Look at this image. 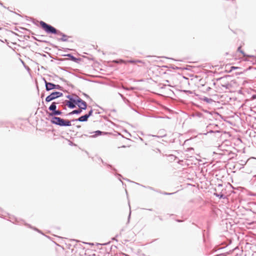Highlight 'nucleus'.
Segmentation results:
<instances>
[{"instance_id":"16","label":"nucleus","mask_w":256,"mask_h":256,"mask_svg":"<svg viewBox=\"0 0 256 256\" xmlns=\"http://www.w3.org/2000/svg\"><path fill=\"white\" fill-rule=\"evenodd\" d=\"M96 132L98 133V134H100L102 133V132L99 130L96 131Z\"/></svg>"},{"instance_id":"9","label":"nucleus","mask_w":256,"mask_h":256,"mask_svg":"<svg viewBox=\"0 0 256 256\" xmlns=\"http://www.w3.org/2000/svg\"><path fill=\"white\" fill-rule=\"evenodd\" d=\"M128 62L134 64H137L138 63L144 64V62L140 60H128Z\"/></svg>"},{"instance_id":"8","label":"nucleus","mask_w":256,"mask_h":256,"mask_svg":"<svg viewBox=\"0 0 256 256\" xmlns=\"http://www.w3.org/2000/svg\"><path fill=\"white\" fill-rule=\"evenodd\" d=\"M56 103L54 102L52 103V104L49 107V110H50L54 112V110H56Z\"/></svg>"},{"instance_id":"19","label":"nucleus","mask_w":256,"mask_h":256,"mask_svg":"<svg viewBox=\"0 0 256 256\" xmlns=\"http://www.w3.org/2000/svg\"><path fill=\"white\" fill-rule=\"evenodd\" d=\"M166 81L167 82H169V80H166Z\"/></svg>"},{"instance_id":"18","label":"nucleus","mask_w":256,"mask_h":256,"mask_svg":"<svg viewBox=\"0 0 256 256\" xmlns=\"http://www.w3.org/2000/svg\"><path fill=\"white\" fill-rule=\"evenodd\" d=\"M164 74H169V73H168V72H164Z\"/></svg>"},{"instance_id":"6","label":"nucleus","mask_w":256,"mask_h":256,"mask_svg":"<svg viewBox=\"0 0 256 256\" xmlns=\"http://www.w3.org/2000/svg\"><path fill=\"white\" fill-rule=\"evenodd\" d=\"M78 106L80 109L82 110H86L87 107L86 103L83 100L79 101V103H78Z\"/></svg>"},{"instance_id":"11","label":"nucleus","mask_w":256,"mask_h":256,"mask_svg":"<svg viewBox=\"0 0 256 256\" xmlns=\"http://www.w3.org/2000/svg\"><path fill=\"white\" fill-rule=\"evenodd\" d=\"M82 111V109H80H80L78 110H73L72 112H71L70 114H80Z\"/></svg>"},{"instance_id":"13","label":"nucleus","mask_w":256,"mask_h":256,"mask_svg":"<svg viewBox=\"0 0 256 256\" xmlns=\"http://www.w3.org/2000/svg\"><path fill=\"white\" fill-rule=\"evenodd\" d=\"M239 68L236 66H232L230 68V70L228 71L229 72H231L234 70L238 69Z\"/></svg>"},{"instance_id":"17","label":"nucleus","mask_w":256,"mask_h":256,"mask_svg":"<svg viewBox=\"0 0 256 256\" xmlns=\"http://www.w3.org/2000/svg\"><path fill=\"white\" fill-rule=\"evenodd\" d=\"M240 47H239L238 48V50L240 51Z\"/></svg>"},{"instance_id":"14","label":"nucleus","mask_w":256,"mask_h":256,"mask_svg":"<svg viewBox=\"0 0 256 256\" xmlns=\"http://www.w3.org/2000/svg\"><path fill=\"white\" fill-rule=\"evenodd\" d=\"M66 38V36H65V35H63V38H62V40H63L66 41V40H67V39Z\"/></svg>"},{"instance_id":"1","label":"nucleus","mask_w":256,"mask_h":256,"mask_svg":"<svg viewBox=\"0 0 256 256\" xmlns=\"http://www.w3.org/2000/svg\"><path fill=\"white\" fill-rule=\"evenodd\" d=\"M52 123L60 126H70V122L68 120H64L59 117H54L51 120Z\"/></svg>"},{"instance_id":"4","label":"nucleus","mask_w":256,"mask_h":256,"mask_svg":"<svg viewBox=\"0 0 256 256\" xmlns=\"http://www.w3.org/2000/svg\"><path fill=\"white\" fill-rule=\"evenodd\" d=\"M46 82V90H50L54 88H60L59 85H56L50 82Z\"/></svg>"},{"instance_id":"5","label":"nucleus","mask_w":256,"mask_h":256,"mask_svg":"<svg viewBox=\"0 0 256 256\" xmlns=\"http://www.w3.org/2000/svg\"><path fill=\"white\" fill-rule=\"evenodd\" d=\"M92 110H90L88 114H85L84 116H82L80 117L78 119V120L80 122H86L88 120V118L90 116L92 115Z\"/></svg>"},{"instance_id":"12","label":"nucleus","mask_w":256,"mask_h":256,"mask_svg":"<svg viewBox=\"0 0 256 256\" xmlns=\"http://www.w3.org/2000/svg\"><path fill=\"white\" fill-rule=\"evenodd\" d=\"M82 100L78 96H76L75 98V100H74V102L76 104L78 105V103H79V101H81Z\"/></svg>"},{"instance_id":"10","label":"nucleus","mask_w":256,"mask_h":256,"mask_svg":"<svg viewBox=\"0 0 256 256\" xmlns=\"http://www.w3.org/2000/svg\"><path fill=\"white\" fill-rule=\"evenodd\" d=\"M62 114V112L60 110H54V112H52L50 115L54 116V115H60Z\"/></svg>"},{"instance_id":"2","label":"nucleus","mask_w":256,"mask_h":256,"mask_svg":"<svg viewBox=\"0 0 256 256\" xmlns=\"http://www.w3.org/2000/svg\"><path fill=\"white\" fill-rule=\"evenodd\" d=\"M41 28L48 34H57L58 30L53 26L48 25L43 21L40 22Z\"/></svg>"},{"instance_id":"3","label":"nucleus","mask_w":256,"mask_h":256,"mask_svg":"<svg viewBox=\"0 0 256 256\" xmlns=\"http://www.w3.org/2000/svg\"><path fill=\"white\" fill-rule=\"evenodd\" d=\"M62 96V94L60 92H52L50 95L48 96L46 98V102H50L56 98H58V97H60Z\"/></svg>"},{"instance_id":"15","label":"nucleus","mask_w":256,"mask_h":256,"mask_svg":"<svg viewBox=\"0 0 256 256\" xmlns=\"http://www.w3.org/2000/svg\"><path fill=\"white\" fill-rule=\"evenodd\" d=\"M74 100H75V98H70V101H72V102H73V104H74Z\"/></svg>"},{"instance_id":"7","label":"nucleus","mask_w":256,"mask_h":256,"mask_svg":"<svg viewBox=\"0 0 256 256\" xmlns=\"http://www.w3.org/2000/svg\"><path fill=\"white\" fill-rule=\"evenodd\" d=\"M65 102L66 104L70 108H74L76 107V105L73 104L72 101L66 100Z\"/></svg>"}]
</instances>
